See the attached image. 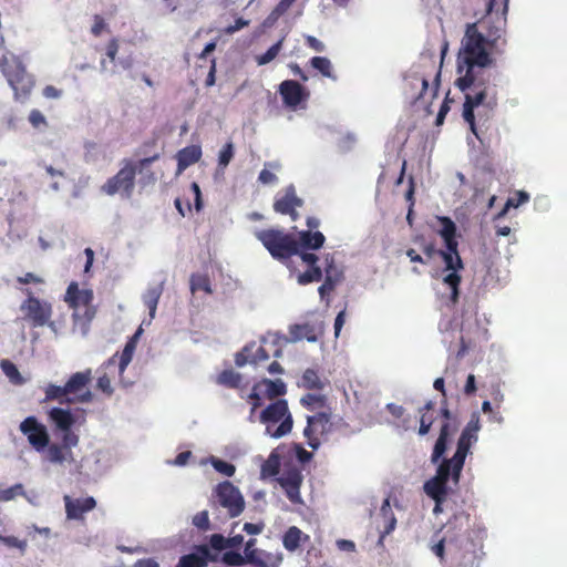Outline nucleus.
<instances>
[{"mask_svg":"<svg viewBox=\"0 0 567 567\" xmlns=\"http://www.w3.org/2000/svg\"><path fill=\"white\" fill-rule=\"evenodd\" d=\"M494 42L488 38H464L457 55V73L455 85L466 92L463 104V118L476 135L474 109L484 104L488 95V79L484 78V68L493 63L492 49Z\"/></svg>","mask_w":567,"mask_h":567,"instance_id":"nucleus-1","label":"nucleus"},{"mask_svg":"<svg viewBox=\"0 0 567 567\" xmlns=\"http://www.w3.org/2000/svg\"><path fill=\"white\" fill-rule=\"evenodd\" d=\"M256 238L269 251L272 258L287 264L292 256H299L308 269L299 274L298 284L308 285L322 279V270L317 266L318 257L313 252L300 251L297 238L281 229H261L255 233Z\"/></svg>","mask_w":567,"mask_h":567,"instance_id":"nucleus-2","label":"nucleus"},{"mask_svg":"<svg viewBox=\"0 0 567 567\" xmlns=\"http://www.w3.org/2000/svg\"><path fill=\"white\" fill-rule=\"evenodd\" d=\"M442 61L424 55L404 76L403 89L411 104L429 105L437 95L441 82Z\"/></svg>","mask_w":567,"mask_h":567,"instance_id":"nucleus-3","label":"nucleus"},{"mask_svg":"<svg viewBox=\"0 0 567 567\" xmlns=\"http://www.w3.org/2000/svg\"><path fill=\"white\" fill-rule=\"evenodd\" d=\"M158 158L159 154L142 158L137 163L132 159H124L121 169L102 185L101 190L109 196L121 194L124 198H131L135 188L136 173H142L144 168Z\"/></svg>","mask_w":567,"mask_h":567,"instance_id":"nucleus-4","label":"nucleus"},{"mask_svg":"<svg viewBox=\"0 0 567 567\" xmlns=\"http://www.w3.org/2000/svg\"><path fill=\"white\" fill-rule=\"evenodd\" d=\"M0 69L13 90L14 100L27 102L34 87V79L25 71L21 60L12 53H6L0 58Z\"/></svg>","mask_w":567,"mask_h":567,"instance_id":"nucleus-5","label":"nucleus"},{"mask_svg":"<svg viewBox=\"0 0 567 567\" xmlns=\"http://www.w3.org/2000/svg\"><path fill=\"white\" fill-rule=\"evenodd\" d=\"M259 420L266 425V434L275 439L289 434L293 426V419L285 399L268 404L261 411Z\"/></svg>","mask_w":567,"mask_h":567,"instance_id":"nucleus-6","label":"nucleus"},{"mask_svg":"<svg viewBox=\"0 0 567 567\" xmlns=\"http://www.w3.org/2000/svg\"><path fill=\"white\" fill-rule=\"evenodd\" d=\"M437 221L441 225L439 234L444 239L446 246V250H439L437 255L442 257L446 270L457 274L464 268V265L457 249L456 225L446 216H439Z\"/></svg>","mask_w":567,"mask_h":567,"instance_id":"nucleus-7","label":"nucleus"},{"mask_svg":"<svg viewBox=\"0 0 567 567\" xmlns=\"http://www.w3.org/2000/svg\"><path fill=\"white\" fill-rule=\"evenodd\" d=\"M462 471H456L454 457L441 462L436 474L424 484V492L435 503H444L447 496V482L452 477L454 483H458Z\"/></svg>","mask_w":567,"mask_h":567,"instance_id":"nucleus-8","label":"nucleus"},{"mask_svg":"<svg viewBox=\"0 0 567 567\" xmlns=\"http://www.w3.org/2000/svg\"><path fill=\"white\" fill-rule=\"evenodd\" d=\"M93 291L91 289H80L78 282L72 281L65 292V302L75 310V316L82 317L85 322H91L95 317L96 309L92 305Z\"/></svg>","mask_w":567,"mask_h":567,"instance_id":"nucleus-9","label":"nucleus"},{"mask_svg":"<svg viewBox=\"0 0 567 567\" xmlns=\"http://www.w3.org/2000/svg\"><path fill=\"white\" fill-rule=\"evenodd\" d=\"M23 292L28 296L20 307L24 319L34 328L45 326L52 316L51 303L34 297L30 289H24Z\"/></svg>","mask_w":567,"mask_h":567,"instance_id":"nucleus-10","label":"nucleus"},{"mask_svg":"<svg viewBox=\"0 0 567 567\" xmlns=\"http://www.w3.org/2000/svg\"><path fill=\"white\" fill-rule=\"evenodd\" d=\"M92 380V371L87 369L82 372H76L70 377L65 383L69 394L68 404L74 403H90L93 400V393L87 385Z\"/></svg>","mask_w":567,"mask_h":567,"instance_id":"nucleus-11","label":"nucleus"},{"mask_svg":"<svg viewBox=\"0 0 567 567\" xmlns=\"http://www.w3.org/2000/svg\"><path fill=\"white\" fill-rule=\"evenodd\" d=\"M220 506L228 511L230 517L239 516L245 509V501L240 491L229 481L219 483L215 488Z\"/></svg>","mask_w":567,"mask_h":567,"instance_id":"nucleus-12","label":"nucleus"},{"mask_svg":"<svg viewBox=\"0 0 567 567\" xmlns=\"http://www.w3.org/2000/svg\"><path fill=\"white\" fill-rule=\"evenodd\" d=\"M480 416L477 413H474L471 420L467 422L464 427L458 442L456 451L453 455L456 471H462L465 462V457L470 451V447L473 442L477 440V432L480 431Z\"/></svg>","mask_w":567,"mask_h":567,"instance_id":"nucleus-13","label":"nucleus"},{"mask_svg":"<svg viewBox=\"0 0 567 567\" xmlns=\"http://www.w3.org/2000/svg\"><path fill=\"white\" fill-rule=\"evenodd\" d=\"M19 430L27 436L29 444L37 452H43L49 446L50 435L48 429L35 416L25 417L20 423Z\"/></svg>","mask_w":567,"mask_h":567,"instance_id":"nucleus-14","label":"nucleus"},{"mask_svg":"<svg viewBox=\"0 0 567 567\" xmlns=\"http://www.w3.org/2000/svg\"><path fill=\"white\" fill-rule=\"evenodd\" d=\"M330 420L331 413L327 411H318L316 414L307 416L303 436L312 450H317L320 446V437L329 431Z\"/></svg>","mask_w":567,"mask_h":567,"instance_id":"nucleus-15","label":"nucleus"},{"mask_svg":"<svg viewBox=\"0 0 567 567\" xmlns=\"http://www.w3.org/2000/svg\"><path fill=\"white\" fill-rule=\"evenodd\" d=\"M80 437L76 433H69L61 436V443H49L47 446V458L52 464L73 463L75 461L72 449L78 446Z\"/></svg>","mask_w":567,"mask_h":567,"instance_id":"nucleus-16","label":"nucleus"},{"mask_svg":"<svg viewBox=\"0 0 567 567\" xmlns=\"http://www.w3.org/2000/svg\"><path fill=\"white\" fill-rule=\"evenodd\" d=\"M104 55L111 63L118 62L124 69L133 64L131 42L126 40L120 41L117 38H112L104 48Z\"/></svg>","mask_w":567,"mask_h":567,"instance_id":"nucleus-17","label":"nucleus"},{"mask_svg":"<svg viewBox=\"0 0 567 567\" xmlns=\"http://www.w3.org/2000/svg\"><path fill=\"white\" fill-rule=\"evenodd\" d=\"M303 205V200L296 194L292 185L285 188L284 194L278 196L274 203V210L281 215H288L296 221L299 217L297 208Z\"/></svg>","mask_w":567,"mask_h":567,"instance_id":"nucleus-18","label":"nucleus"},{"mask_svg":"<svg viewBox=\"0 0 567 567\" xmlns=\"http://www.w3.org/2000/svg\"><path fill=\"white\" fill-rule=\"evenodd\" d=\"M63 501L66 518L70 520H84V515L96 507V501L92 496L72 498L69 495H64Z\"/></svg>","mask_w":567,"mask_h":567,"instance_id":"nucleus-19","label":"nucleus"},{"mask_svg":"<svg viewBox=\"0 0 567 567\" xmlns=\"http://www.w3.org/2000/svg\"><path fill=\"white\" fill-rule=\"evenodd\" d=\"M302 481V474L298 468L286 471L278 480L280 486L286 493V496L293 504L302 503L300 495Z\"/></svg>","mask_w":567,"mask_h":567,"instance_id":"nucleus-20","label":"nucleus"},{"mask_svg":"<svg viewBox=\"0 0 567 567\" xmlns=\"http://www.w3.org/2000/svg\"><path fill=\"white\" fill-rule=\"evenodd\" d=\"M267 346L268 341L266 339H262L261 344L256 343L251 350L249 363L257 365L266 362L270 357L279 358L282 355V349L278 340H274L269 348Z\"/></svg>","mask_w":567,"mask_h":567,"instance_id":"nucleus-21","label":"nucleus"},{"mask_svg":"<svg viewBox=\"0 0 567 567\" xmlns=\"http://www.w3.org/2000/svg\"><path fill=\"white\" fill-rule=\"evenodd\" d=\"M49 419L53 422L55 429L62 432V435L74 433L72 426L76 420L70 410L52 408L49 412Z\"/></svg>","mask_w":567,"mask_h":567,"instance_id":"nucleus-22","label":"nucleus"},{"mask_svg":"<svg viewBox=\"0 0 567 567\" xmlns=\"http://www.w3.org/2000/svg\"><path fill=\"white\" fill-rule=\"evenodd\" d=\"M279 92L288 106H297L303 100V87L293 80L284 81L279 86Z\"/></svg>","mask_w":567,"mask_h":567,"instance_id":"nucleus-23","label":"nucleus"},{"mask_svg":"<svg viewBox=\"0 0 567 567\" xmlns=\"http://www.w3.org/2000/svg\"><path fill=\"white\" fill-rule=\"evenodd\" d=\"M202 154V147L199 145H189L179 150L176 154L177 174L183 173L188 166L197 163Z\"/></svg>","mask_w":567,"mask_h":567,"instance_id":"nucleus-24","label":"nucleus"},{"mask_svg":"<svg viewBox=\"0 0 567 567\" xmlns=\"http://www.w3.org/2000/svg\"><path fill=\"white\" fill-rule=\"evenodd\" d=\"M227 549L226 537L221 534H213L209 537V545H202L198 547V551L206 559L212 561H216L218 558V553Z\"/></svg>","mask_w":567,"mask_h":567,"instance_id":"nucleus-25","label":"nucleus"},{"mask_svg":"<svg viewBox=\"0 0 567 567\" xmlns=\"http://www.w3.org/2000/svg\"><path fill=\"white\" fill-rule=\"evenodd\" d=\"M136 337H137V333L134 337H132L126 342V344H125L123 351L121 352V354L115 353L114 355H112L104 363L105 368H109L110 365L115 364L116 359L118 357V372H120V374H123L125 369L127 368V365L132 361V358H133V354H134V351H135V348H136V341H135Z\"/></svg>","mask_w":567,"mask_h":567,"instance_id":"nucleus-26","label":"nucleus"},{"mask_svg":"<svg viewBox=\"0 0 567 567\" xmlns=\"http://www.w3.org/2000/svg\"><path fill=\"white\" fill-rule=\"evenodd\" d=\"M264 393V396L268 400L281 399L287 393V385L281 379L270 380L262 379L257 382Z\"/></svg>","mask_w":567,"mask_h":567,"instance_id":"nucleus-27","label":"nucleus"},{"mask_svg":"<svg viewBox=\"0 0 567 567\" xmlns=\"http://www.w3.org/2000/svg\"><path fill=\"white\" fill-rule=\"evenodd\" d=\"M297 240L300 245V251H302L303 248L316 250L323 246L326 237L321 231L302 230L299 233Z\"/></svg>","mask_w":567,"mask_h":567,"instance_id":"nucleus-28","label":"nucleus"},{"mask_svg":"<svg viewBox=\"0 0 567 567\" xmlns=\"http://www.w3.org/2000/svg\"><path fill=\"white\" fill-rule=\"evenodd\" d=\"M289 334L292 341H300L306 339L309 342H315L318 339L316 328L308 322L290 326Z\"/></svg>","mask_w":567,"mask_h":567,"instance_id":"nucleus-29","label":"nucleus"},{"mask_svg":"<svg viewBox=\"0 0 567 567\" xmlns=\"http://www.w3.org/2000/svg\"><path fill=\"white\" fill-rule=\"evenodd\" d=\"M450 423L444 422L440 430V435L434 444L433 452L431 455V462L436 464L446 451L447 440L451 435Z\"/></svg>","mask_w":567,"mask_h":567,"instance_id":"nucleus-30","label":"nucleus"},{"mask_svg":"<svg viewBox=\"0 0 567 567\" xmlns=\"http://www.w3.org/2000/svg\"><path fill=\"white\" fill-rule=\"evenodd\" d=\"M164 291V282L156 284L147 288L143 296V302L150 311V316L153 318L156 312L157 303Z\"/></svg>","mask_w":567,"mask_h":567,"instance_id":"nucleus-31","label":"nucleus"},{"mask_svg":"<svg viewBox=\"0 0 567 567\" xmlns=\"http://www.w3.org/2000/svg\"><path fill=\"white\" fill-rule=\"evenodd\" d=\"M255 559L257 563H249L255 567H279L282 561L281 554H272L265 551L262 549H258L255 553Z\"/></svg>","mask_w":567,"mask_h":567,"instance_id":"nucleus-32","label":"nucleus"},{"mask_svg":"<svg viewBox=\"0 0 567 567\" xmlns=\"http://www.w3.org/2000/svg\"><path fill=\"white\" fill-rule=\"evenodd\" d=\"M300 404L309 411H326L327 398L322 394L307 393L300 399Z\"/></svg>","mask_w":567,"mask_h":567,"instance_id":"nucleus-33","label":"nucleus"},{"mask_svg":"<svg viewBox=\"0 0 567 567\" xmlns=\"http://www.w3.org/2000/svg\"><path fill=\"white\" fill-rule=\"evenodd\" d=\"M241 381V374L231 369H226L221 371L216 379V382L218 384L230 389H238L240 386Z\"/></svg>","mask_w":567,"mask_h":567,"instance_id":"nucleus-34","label":"nucleus"},{"mask_svg":"<svg viewBox=\"0 0 567 567\" xmlns=\"http://www.w3.org/2000/svg\"><path fill=\"white\" fill-rule=\"evenodd\" d=\"M302 536L303 534L298 527H289L282 537L284 547L289 551H295L299 548Z\"/></svg>","mask_w":567,"mask_h":567,"instance_id":"nucleus-35","label":"nucleus"},{"mask_svg":"<svg viewBox=\"0 0 567 567\" xmlns=\"http://www.w3.org/2000/svg\"><path fill=\"white\" fill-rule=\"evenodd\" d=\"M323 382L321 381L319 373L313 369H307L299 383V386L305 388L307 390H322Z\"/></svg>","mask_w":567,"mask_h":567,"instance_id":"nucleus-36","label":"nucleus"},{"mask_svg":"<svg viewBox=\"0 0 567 567\" xmlns=\"http://www.w3.org/2000/svg\"><path fill=\"white\" fill-rule=\"evenodd\" d=\"M45 393V401H58L59 403L68 404V399L70 398L64 385H55V384H48L44 390Z\"/></svg>","mask_w":567,"mask_h":567,"instance_id":"nucleus-37","label":"nucleus"},{"mask_svg":"<svg viewBox=\"0 0 567 567\" xmlns=\"http://www.w3.org/2000/svg\"><path fill=\"white\" fill-rule=\"evenodd\" d=\"M310 65L320 72L324 78L336 80L337 76L332 72V64L326 56H313L309 61Z\"/></svg>","mask_w":567,"mask_h":567,"instance_id":"nucleus-38","label":"nucleus"},{"mask_svg":"<svg viewBox=\"0 0 567 567\" xmlns=\"http://www.w3.org/2000/svg\"><path fill=\"white\" fill-rule=\"evenodd\" d=\"M189 282L192 292L204 291L208 295L213 293L210 279L207 275L193 274Z\"/></svg>","mask_w":567,"mask_h":567,"instance_id":"nucleus-39","label":"nucleus"},{"mask_svg":"<svg viewBox=\"0 0 567 567\" xmlns=\"http://www.w3.org/2000/svg\"><path fill=\"white\" fill-rule=\"evenodd\" d=\"M324 262V278L331 277V281L334 284L341 282L343 279V272L336 266L333 257L331 255H327Z\"/></svg>","mask_w":567,"mask_h":567,"instance_id":"nucleus-40","label":"nucleus"},{"mask_svg":"<svg viewBox=\"0 0 567 567\" xmlns=\"http://www.w3.org/2000/svg\"><path fill=\"white\" fill-rule=\"evenodd\" d=\"M285 38H280L278 42L271 45L264 54H260L256 58L258 65H265L271 62L279 53L282 47V40Z\"/></svg>","mask_w":567,"mask_h":567,"instance_id":"nucleus-41","label":"nucleus"},{"mask_svg":"<svg viewBox=\"0 0 567 567\" xmlns=\"http://www.w3.org/2000/svg\"><path fill=\"white\" fill-rule=\"evenodd\" d=\"M279 457L271 453L268 460L261 465V474L264 476H275L279 473Z\"/></svg>","mask_w":567,"mask_h":567,"instance_id":"nucleus-42","label":"nucleus"},{"mask_svg":"<svg viewBox=\"0 0 567 567\" xmlns=\"http://www.w3.org/2000/svg\"><path fill=\"white\" fill-rule=\"evenodd\" d=\"M461 280H462L461 276L455 272H450L443 278V282L446 284L452 290L451 300L453 302H456L458 299V293H460L458 287H460Z\"/></svg>","mask_w":567,"mask_h":567,"instance_id":"nucleus-43","label":"nucleus"},{"mask_svg":"<svg viewBox=\"0 0 567 567\" xmlns=\"http://www.w3.org/2000/svg\"><path fill=\"white\" fill-rule=\"evenodd\" d=\"M235 155V148L233 142H227L218 154V166L226 168Z\"/></svg>","mask_w":567,"mask_h":567,"instance_id":"nucleus-44","label":"nucleus"},{"mask_svg":"<svg viewBox=\"0 0 567 567\" xmlns=\"http://www.w3.org/2000/svg\"><path fill=\"white\" fill-rule=\"evenodd\" d=\"M264 393L260 389V385L256 382L250 393L247 396V400L251 403V411L250 413H255L258 408H260L264 404Z\"/></svg>","mask_w":567,"mask_h":567,"instance_id":"nucleus-45","label":"nucleus"},{"mask_svg":"<svg viewBox=\"0 0 567 567\" xmlns=\"http://www.w3.org/2000/svg\"><path fill=\"white\" fill-rule=\"evenodd\" d=\"M380 512L383 515V517L388 519V524L384 528V533L389 534L395 528V525H396V519L392 513L389 498H385L383 501Z\"/></svg>","mask_w":567,"mask_h":567,"instance_id":"nucleus-46","label":"nucleus"},{"mask_svg":"<svg viewBox=\"0 0 567 567\" xmlns=\"http://www.w3.org/2000/svg\"><path fill=\"white\" fill-rule=\"evenodd\" d=\"M249 21L245 20L241 17L235 18L234 23L230 22H224L223 20L219 21V30L231 34L234 32L239 31L241 28L248 25Z\"/></svg>","mask_w":567,"mask_h":567,"instance_id":"nucleus-47","label":"nucleus"},{"mask_svg":"<svg viewBox=\"0 0 567 567\" xmlns=\"http://www.w3.org/2000/svg\"><path fill=\"white\" fill-rule=\"evenodd\" d=\"M212 465L213 467L220 474L226 476H233L235 474L236 467L234 464L213 457L212 458Z\"/></svg>","mask_w":567,"mask_h":567,"instance_id":"nucleus-48","label":"nucleus"},{"mask_svg":"<svg viewBox=\"0 0 567 567\" xmlns=\"http://www.w3.org/2000/svg\"><path fill=\"white\" fill-rule=\"evenodd\" d=\"M221 560L228 566H243L247 563V559L238 551L229 550L225 551Z\"/></svg>","mask_w":567,"mask_h":567,"instance_id":"nucleus-49","label":"nucleus"},{"mask_svg":"<svg viewBox=\"0 0 567 567\" xmlns=\"http://www.w3.org/2000/svg\"><path fill=\"white\" fill-rule=\"evenodd\" d=\"M204 560L196 554H188L181 557L176 567H203Z\"/></svg>","mask_w":567,"mask_h":567,"instance_id":"nucleus-50","label":"nucleus"},{"mask_svg":"<svg viewBox=\"0 0 567 567\" xmlns=\"http://www.w3.org/2000/svg\"><path fill=\"white\" fill-rule=\"evenodd\" d=\"M256 342H251L243 348V350L235 355V363L237 367H244L249 363L251 350L255 348Z\"/></svg>","mask_w":567,"mask_h":567,"instance_id":"nucleus-51","label":"nucleus"},{"mask_svg":"<svg viewBox=\"0 0 567 567\" xmlns=\"http://www.w3.org/2000/svg\"><path fill=\"white\" fill-rule=\"evenodd\" d=\"M193 524L200 530L206 532L210 528V522L207 511H202L193 517Z\"/></svg>","mask_w":567,"mask_h":567,"instance_id":"nucleus-52","label":"nucleus"},{"mask_svg":"<svg viewBox=\"0 0 567 567\" xmlns=\"http://www.w3.org/2000/svg\"><path fill=\"white\" fill-rule=\"evenodd\" d=\"M529 200L528 193L524 190H518L514 194V196L507 199V207L517 208L520 205L527 203Z\"/></svg>","mask_w":567,"mask_h":567,"instance_id":"nucleus-53","label":"nucleus"},{"mask_svg":"<svg viewBox=\"0 0 567 567\" xmlns=\"http://www.w3.org/2000/svg\"><path fill=\"white\" fill-rule=\"evenodd\" d=\"M91 32L94 35H99L101 33L109 32L107 23L102 16L95 14L93 17V24L91 27Z\"/></svg>","mask_w":567,"mask_h":567,"instance_id":"nucleus-54","label":"nucleus"},{"mask_svg":"<svg viewBox=\"0 0 567 567\" xmlns=\"http://www.w3.org/2000/svg\"><path fill=\"white\" fill-rule=\"evenodd\" d=\"M295 1L296 0H280V2L276 6V8L272 10L270 16L268 17V20L278 19V17L284 14Z\"/></svg>","mask_w":567,"mask_h":567,"instance_id":"nucleus-55","label":"nucleus"},{"mask_svg":"<svg viewBox=\"0 0 567 567\" xmlns=\"http://www.w3.org/2000/svg\"><path fill=\"white\" fill-rule=\"evenodd\" d=\"M29 122L34 128H39L40 126H47L48 124L44 115L37 109L30 112Z\"/></svg>","mask_w":567,"mask_h":567,"instance_id":"nucleus-56","label":"nucleus"},{"mask_svg":"<svg viewBox=\"0 0 567 567\" xmlns=\"http://www.w3.org/2000/svg\"><path fill=\"white\" fill-rule=\"evenodd\" d=\"M441 415L446 420L445 422L450 423L451 432L456 431L457 424L456 419L452 415L451 411L447 409L446 399L442 401Z\"/></svg>","mask_w":567,"mask_h":567,"instance_id":"nucleus-57","label":"nucleus"},{"mask_svg":"<svg viewBox=\"0 0 567 567\" xmlns=\"http://www.w3.org/2000/svg\"><path fill=\"white\" fill-rule=\"evenodd\" d=\"M96 388L107 395H111L113 393L111 380L106 373L97 378Z\"/></svg>","mask_w":567,"mask_h":567,"instance_id":"nucleus-58","label":"nucleus"},{"mask_svg":"<svg viewBox=\"0 0 567 567\" xmlns=\"http://www.w3.org/2000/svg\"><path fill=\"white\" fill-rule=\"evenodd\" d=\"M255 545H256V539L255 538H250L246 542V545H245V555L244 557L247 559V563H257V560L255 559V553L258 550L257 548H255Z\"/></svg>","mask_w":567,"mask_h":567,"instance_id":"nucleus-59","label":"nucleus"},{"mask_svg":"<svg viewBox=\"0 0 567 567\" xmlns=\"http://www.w3.org/2000/svg\"><path fill=\"white\" fill-rule=\"evenodd\" d=\"M337 285L338 284L331 281V277L324 278L323 284L318 289L321 299H324L327 296H329L334 290Z\"/></svg>","mask_w":567,"mask_h":567,"instance_id":"nucleus-60","label":"nucleus"},{"mask_svg":"<svg viewBox=\"0 0 567 567\" xmlns=\"http://www.w3.org/2000/svg\"><path fill=\"white\" fill-rule=\"evenodd\" d=\"M17 281L19 284H22V285H28V284L39 285V284H43V279L41 277L37 276L33 272H27L23 276H19L17 278Z\"/></svg>","mask_w":567,"mask_h":567,"instance_id":"nucleus-61","label":"nucleus"},{"mask_svg":"<svg viewBox=\"0 0 567 567\" xmlns=\"http://www.w3.org/2000/svg\"><path fill=\"white\" fill-rule=\"evenodd\" d=\"M433 424V417L432 416H427L426 413H422L421 414V419H420V429H419V434L420 435H425L429 433L431 426Z\"/></svg>","mask_w":567,"mask_h":567,"instance_id":"nucleus-62","label":"nucleus"},{"mask_svg":"<svg viewBox=\"0 0 567 567\" xmlns=\"http://www.w3.org/2000/svg\"><path fill=\"white\" fill-rule=\"evenodd\" d=\"M1 368L3 370V372L10 378V379H13V378H18L20 377V373L17 369V367L8 361V360H2L1 362Z\"/></svg>","mask_w":567,"mask_h":567,"instance_id":"nucleus-63","label":"nucleus"},{"mask_svg":"<svg viewBox=\"0 0 567 567\" xmlns=\"http://www.w3.org/2000/svg\"><path fill=\"white\" fill-rule=\"evenodd\" d=\"M258 181L262 184H274L277 182V176L269 169L264 168L259 173Z\"/></svg>","mask_w":567,"mask_h":567,"instance_id":"nucleus-64","label":"nucleus"}]
</instances>
